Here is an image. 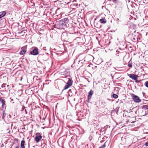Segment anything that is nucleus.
Listing matches in <instances>:
<instances>
[{
  "mask_svg": "<svg viewBox=\"0 0 148 148\" xmlns=\"http://www.w3.org/2000/svg\"><path fill=\"white\" fill-rule=\"evenodd\" d=\"M1 0H0V1H1Z\"/></svg>",
  "mask_w": 148,
  "mask_h": 148,
  "instance_id": "obj_49",
  "label": "nucleus"
},
{
  "mask_svg": "<svg viewBox=\"0 0 148 148\" xmlns=\"http://www.w3.org/2000/svg\"><path fill=\"white\" fill-rule=\"evenodd\" d=\"M86 60H83L82 61H79V62H80L82 63H83L85 61H86Z\"/></svg>",
  "mask_w": 148,
  "mask_h": 148,
  "instance_id": "obj_25",
  "label": "nucleus"
},
{
  "mask_svg": "<svg viewBox=\"0 0 148 148\" xmlns=\"http://www.w3.org/2000/svg\"><path fill=\"white\" fill-rule=\"evenodd\" d=\"M130 125H131V124L130 123Z\"/></svg>",
  "mask_w": 148,
  "mask_h": 148,
  "instance_id": "obj_47",
  "label": "nucleus"
},
{
  "mask_svg": "<svg viewBox=\"0 0 148 148\" xmlns=\"http://www.w3.org/2000/svg\"><path fill=\"white\" fill-rule=\"evenodd\" d=\"M109 1H112V0H108Z\"/></svg>",
  "mask_w": 148,
  "mask_h": 148,
  "instance_id": "obj_46",
  "label": "nucleus"
},
{
  "mask_svg": "<svg viewBox=\"0 0 148 148\" xmlns=\"http://www.w3.org/2000/svg\"><path fill=\"white\" fill-rule=\"evenodd\" d=\"M70 86L69 85H68V84H66L64 86V89L66 90L68 88H69Z\"/></svg>",
  "mask_w": 148,
  "mask_h": 148,
  "instance_id": "obj_22",
  "label": "nucleus"
},
{
  "mask_svg": "<svg viewBox=\"0 0 148 148\" xmlns=\"http://www.w3.org/2000/svg\"><path fill=\"white\" fill-rule=\"evenodd\" d=\"M133 17L131 15H130V20H131V19H133Z\"/></svg>",
  "mask_w": 148,
  "mask_h": 148,
  "instance_id": "obj_28",
  "label": "nucleus"
},
{
  "mask_svg": "<svg viewBox=\"0 0 148 148\" xmlns=\"http://www.w3.org/2000/svg\"><path fill=\"white\" fill-rule=\"evenodd\" d=\"M142 109L144 110H147L148 109V106L144 105L142 107Z\"/></svg>",
  "mask_w": 148,
  "mask_h": 148,
  "instance_id": "obj_20",
  "label": "nucleus"
},
{
  "mask_svg": "<svg viewBox=\"0 0 148 148\" xmlns=\"http://www.w3.org/2000/svg\"><path fill=\"white\" fill-rule=\"evenodd\" d=\"M68 79L69 80L66 84L69 85L70 86H71L72 84L73 81L71 78H68Z\"/></svg>",
  "mask_w": 148,
  "mask_h": 148,
  "instance_id": "obj_14",
  "label": "nucleus"
},
{
  "mask_svg": "<svg viewBox=\"0 0 148 148\" xmlns=\"http://www.w3.org/2000/svg\"><path fill=\"white\" fill-rule=\"evenodd\" d=\"M132 66V64L130 63V68Z\"/></svg>",
  "mask_w": 148,
  "mask_h": 148,
  "instance_id": "obj_36",
  "label": "nucleus"
},
{
  "mask_svg": "<svg viewBox=\"0 0 148 148\" xmlns=\"http://www.w3.org/2000/svg\"><path fill=\"white\" fill-rule=\"evenodd\" d=\"M54 26L55 28L60 29H64L67 27V25L61 20L57 22Z\"/></svg>",
  "mask_w": 148,
  "mask_h": 148,
  "instance_id": "obj_2",
  "label": "nucleus"
},
{
  "mask_svg": "<svg viewBox=\"0 0 148 148\" xmlns=\"http://www.w3.org/2000/svg\"><path fill=\"white\" fill-rule=\"evenodd\" d=\"M8 116L10 117L11 116L10 115H9Z\"/></svg>",
  "mask_w": 148,
  "mask_h": 148,
  "instance_id": "obj_41",
  "label": "nucleus"
},
{
  "mask_svg": "<svg viewBox=\"0 0 148 148\" xmlns=\"http://www.w3.org/2000/svg\"><path fill=\"white\" fill-rule=\"evenodd\" d=\"M106 145L105 144L100 147L99 148H104L106 147Z\"/></svg>",
  "mask_w": 148,
  "mask_h": 148,
  "instance_id": "obj_23",
  "label": "nucleus"
},
{
  "mask_svg": "<svg viewBox=\"0 0 148 148\" xmlns=\"http://www.w3.org/2000/svg\"><path fill=\"white\" fill-rule=\"evenodd\" d=\"M136 83H139L140 82V81H137V80H135Z\"/></svg>",
  "mask_w": 148,
  "mask_h": 148,
  "instance_id": "obj_32",
  "label": "nucleus"
},
{
  "mask_svg": "<svg viewBox=\"0 0 148 148\" xmlns=\"http://www.w3.org/2000/svg\"><path fill=\"white\" fill-rule=\"evenodd\" d=\"M127 75L130 77V74H127Z\"/></svg>",
  "mask_w": 148,
  "mask_h": 148,
  "instance_id": "obj_40",
  "label": "nucleus"
},
{
  "mask_svg": "<svg viewBox=\"0 0 148 148\" xmlns=\"http://www.w3.org/2000/svg\"><path fill=\"white\" fill-rule=\"evenodd\" d=\"M14 140L16 141H18V140L17 139H14Z\"/></svg>",
  "mask_w": 148,
  "mask_h": 148,
  "instance_id": "obj_34",
  "label": "nucleus"
},
{
  "mask_svg": "<svg viewBox=\"0 0 148 148\" xmlns=\"http://www.w3.org/2000/svg\"><path fill=\"white\" fill-rule=\"evenodd\" d=\"M112 97L113 98H114V99H116L118 97V95L114 93H113L112 94Z\"/></svg>",
  "mask_w": 148,
  "mask_h": 148,
  "instance_id": "obj_21",
  "label": "nucleus"
},
{
  "mask_svg": "<svg viewBox=\"0 0 148 148\" xmlns=\"http://www.w3.org/2000/svg\"><path fill=\"white\" fill-rule=\"evenodd\" d=\"M22 79H23V78H22V77H21V80H22Z\"/></svg>",
  "mask_w": 148,
  "mask_h": 148,
  "instance_id": "obj_39",
  "label": "nucleus"
},
{
  "mask_svg": "<svg viewBox=\"0 0 148 148\" xmlns=\"http://www.w3.org/2000/svg\"><path fill=\"white\" fill-rule=\"evenodd\" d=\"M134 20H136V18H134Z\"/></svg>",
  "mask_w": 148,
  "mask_h": 148,
  "instance_id": "obj_44",
  "label": "nucleus"
},
{
  "mask_svg": "<svg viewBox=\"0 0 148 148\" xmlns=\"http://www.w3.org/2000/svg\"><path fill=\"white\" fill-rule=\"evenodd\" d=\"M85 56L83 54L80 55L77 57V59H79L80 61H82L83 60H85Z\"/></svg>",
  "mask_w": 148,
  "mask_h": 148,
  "instance_id": "obj_10",
  "label": "nucleus"
},
{
  "mask_svg": "<svg viewBox=\"0 0 148 148\" xmlns=\"http://www.w3.org/2000/svg\"><path fill=\"white\" fill-rule=\"evenodd\" d=\"M142 93H143V97H145V93L144 92H142Z\"/></svg>",
  "mask_w": 148,
  "mask_h": 148,
  "instance_id": "obj_30",
  "label": "nucleus"
},
{
  "mask_svg": "<svg viewBox=\"0 0 148 148\" xmlns=\"http://www.w3.org/2000/svg\"><path fill=\"white\" fill-rule=\"evenodd\" d=\"M136 26L134 25L133 28H131V29L133 28L132 30L130 31V36L131 35V40L133 42H135L137 40V37L136 35Z\"/></svg>",
  "mask_w": 148,
  "mask_h": 148,
  "instance_id": "obj_1",
  "label": "nucleus"
},
{
  "mask_svg": "<svg viewBox=\"0 0 148 148\" xmlns=\"http://www.w3.org/2000/svg\"><path fill=\"white\" fill-rule=\"evenodd\" d=\"M112 1L114 3H116L117 1V0H112Z\"/></svg>",
  "mask_w": 148,
  "mask_h": 148,
  "instance_id": "obj_33",
  "label": "nucleus"
},
{
  "mask_svg": "<svg viewBox=\"0 0 148 148\" xmlns=\"http://www.w3.org/2000/svg\"><path fill=\"white\" fill-rule=\"evenodd\" d=\"M145 85L148 88V81L145 82Z\"/></svg>",
  "mask_w": 148,
  "mask_h": 148,
  "instance_id": "obj_24",
  "label": "nucleus"
},
{
  "mask_svg": "<svg viewBox=\"0 0 148 148\" xmlns=\"http://www.w3.org/2000/svg\"><path fill=\"white\" fill-rule=\"evenodd\" d=\"M100 21L101 23H106V20L105 18L101 19L100 20Z\"/></svg>",
  "mask_w": 148,
  "mask_h": 148,
  "instance_id": "obj_17",
  "label": "nucleus"
},
{
  "mask_svg": "<svg viewBox=\"0 0 148 148\" xmlns=\"http://www.w3.org/2000/svg\"><path fill=\"white\" fill-rule=\"evenodd\" d=\"M128 2H130V0H128Z\"/></svg>",
  "mask_w": 148,
  "mask_h": 148,
  "instance_id": "obj_42",
  "label": "nucleus"
},
{
  "mask_svg": "<svg viewBox=\"0 0 148 148\" xmlns=\"http://www.w3.org/2000/svg\"><path fill=\"white\" fill-rule=\"evenodd\" d=\"M42 136L39 133H37L36 134V136L35 138V140L37 142H38L41 139Z\"/></svg>",
  "mask_w": 148,
  "mask_h": 148,
  "instance_id": "obj_7",
  "label": "nucleus"
},
{
  "mask_svg": "<svg viewBox=\"0 0 148 148\" xmlns=\"http://www.w3.org/2000/svg\"><path fill=\"white\" fill-rule=\"evenodd\" d=\"M6 114L5 110H4L3 113H0V120L2 121L3 120L4 121H8V116L6 117Z\"/></svg>",
  "mask_w": 148,
  "mask_h": 148,
  "instance_id": "obj_4",
  "label": "nucleus"
},
{
  "mask_svg": "<svg viewBox=\"0 0 148 148\" xmlns=\"http://www.w3.org/2000/svg\"><path fill=\"white\" fill-rule=\"evenodd\" d=\"M26 51V49H23L20 53V54L21 55H23L24 54Z\"/></svg>",
  "mask_w": 148,
  "mask_h": 148,
  "instance_id": "obj_18",
  "label": "nucleus"
},
{
  "mask_svg": "<svg viewBox=\"0 0 148 148\" xmlns=\"http://www.w3.org/2000/svg\"><path fill=\"white\" fill-rule=\"evenodd\" d=\"M127 56H124L123 58V60H125V59L127 58Z\"/></svg>",
  "mask_w": 148,
  "mask_h": 148,
  "instance_id": "obj_26",
  "label": "nucleus"
},
{
  "mask_svg": "<svg viewBox=\"0 0 148 148\" xmlns=\"http://www.w3.org/2000/svg\"><path fill=\"white\" fill-rule=\"evenodd\" d=\"M30 53L32 55L36 56L39 54L38 50V48L36 47H33L32 50L30 51Z\"/></svg>",
  "mask_w": 148,
  "mask_h": 148,
  "instance_id": "obj_6",
  "label": "nucleus"
},
{
  "mask_svg": "<svg viewBox=\"0 0 148 148\" xmlns=\"http://www.w3.org/2000/svg\"><path fill=\"white\" fill-rule=\"evenodd\" d=\"M0 102L2 104L1 107L2 108H5L6 105L5 104V99L1 98H0Z\"/></svg>",
  "mask_w": 148,
  "mask_h": 148,
  "instance_id": "obj_8",
  "label": "nucleus"
},
{
  "mask_svg": "<svg viewBox=\"0 0 148 148\" xmlns=\"http://www.w3.org/2000/svg\"><path fill=\"white\" fill-rule=\"evenodd\" d=\"M127 62H128V64H127V66L130 67V61H127Z\"/></svg>",
  "mask_w": 148,
  "mask_h": 148,
  "instance_id": "obj_31",
  "label": "nucleus"
},
{
  "mask_svg": "<svg viewBox=\"0 0 148 148\" xmlns=\"http://www.w3.org/2000/svg\"><path fill=\"white\" fill-rule=\"evenodd\" d=\"M138 76L137 75L133 74H130V78L134 80H137Z\"/></svg>",
  "mask_w": 148,
  "mask_h": 148,
  "instance_id": "obj_11",
  "label": "nucleus"
},
{
  "mask_svg": "<svg viewBox=\"0 0 148 148\" xmlns=\"http://www.w3.org/2000/svg\"><path fill=\"white\" fill-rule=\"evenodd\" d=\"M145 145L146 146H148V141L145 144Z\"/></svg>",
  "mask_w": 148,
  "mask_h": 148,
  "instance_id": "obj_29",
  "label": "nucleus"
},
{
  "mask_svg": "<svg viewBox=\"0 0 148 148\" xmlns=\"http://www.w3.org/2000/svg\"><path fill=\"white\" fill-rule=\"evenodd\" d=\"M130 13H131L132 14H133L131 12Z\"/></svg>",
  "mask_w": 148,
  "mask_h": 148,
  "instance_id": "obj_45",
  "label": "nucleus"
},
{
  "mask_svg": "<svg viewBox=\"0 0 148 148\" xmlns=\"http://www.w3.org/2000/svg\"><path fill=\"white\" fill-rule=\"evenodd\" d=\"M92 126L94 127L95 129L96 130H97L98 129V127L99 123H97L96 121H95V122L94 123L92 124Z\"/></svg>",
  "mask_w": 148,
  "mask_h": 148,
  "instance_id": "obj_16",
  "label": "nucleus"
},
{
  "mask_svg": "<svg viewBox=\"0 0 148 148\" xmlns=\"http://www.w3.org/2000/svg\"><path fill=\"white\" fill-rule=\"evenodd\" d=\"M130 82H132V81H130Z\"/></svg>",
  "mask_w": 148,
  "mask_h": 148,
  "instance_id": "obj_43",
  "label": "nucleus"
},
{
  "mask_svg": "<svg viewBox=\"0 0 148 148\" xmlns=\"http://www.w3.org/2000/svg\"><path fill=\"white\" fill-rule=\"evenodd\" d=\"M93 93V91L92 90H90V91L88 93V102H89L90 101V98L92 97V95Z\"/></svg>",
  "mask_w": 148,
  "mask_h": 148,
  "instance_id": "obj_9",
  "label": "nucleus"
},
{
  "mask_svg": "<svg viewBox=\"0 0 148 148\" xmlns=\"http://www.w3.org/2000/svg\"><path fill=\"white\" fill-rule=\"evenodd\" d=\"M25 141L24 140L21 142L20 148H25Z\"/></svg>",
  "mask_w": 148,
  "mask_h": 148,
  "instance_id": "obj_15",
  "label": "nucleus"
},
{
  "mask_svg": "<svg viewBox=\"0 0 148 148\" xmlns=\"http://www.w3.org/2000/svg\"><path fill=\"white\" fill-rule=\"evenodd\" d=\"M131 95L133 101L135 103H139L141 102V100L138 96L135 95L133 93L131 94Z\"/></svg>",
  "mask_w": 148,
  "mask_h": 148,
  "instance_id": "obj_5",
  "label": "nucleus"
},
{
  "mask_svg": "<svg viewBox=\"0 0 148 148\" xmlns=\"http://www.w3.org/2000/svg\"><path fill=\"white\" fill-rule=\"evenodd\" d=\"M6 14L5 11L0 12V19L3 17Z\"/></svg>",
  "mask_w": 148,
  "mask_h": 148,
  "instance_id": "obj_13",
  "label": "nucleus"
},
{
  "mask_svg": "<svg viewBox=\"0 0 148 148\" xmlns=\"http://www.w3.org/2000/svg\"><path fill=\"white\" fill-rule=\"evenodd\" d=\"M66 36V38H65V39L66 38V37H67V33H63L62 34V36H61V37L62 38H64V36Z\"/></svg>",
  "mask_w": 148,
  "mask_h": 148,
  "instance_id": "obj_19",
  "label": "nucleus"
},
{
  "mask_svg": "<svg viewBox=\"0 0 148 148\" xmlns=\"http://www.w3.org/2000/svg\"><path fill=\"white\" fill-rule=\"evenodd\" d=\"M135 108H133L132 109V110H135L130 111V114H132L133 115L132 116L131 119H130V122H131V123H135L136 121Z\"/></svg>",
  "mask_w": 148,
  "mask_h": 148,
  "instance_id": "obj_3",
  "label": "nucleus"
},
{
  "mask_svg": "<svg viewBox=\"0 0 148 148\" xmlns=\"http://www.w3.org/2000/svg\"><path fill=\"white\" fill-rule=\"evenodd\" d=\"M68 26L69 27H71L72 26V25L71 24H69L68 25Z\"/></svg>",
  "mask_w": 148,
  "mask_h": 148,
  "instance_id": "obj_27",
  "label": "nucleus"
},
{
  "mask_svg": "<svg viewBox=\"0 0 148 148\" xmlns=\"http://www.w3.org/2000/svg\"><path fill=\"white\" fill-rule=\"evenodd\" d=\"M30 147V145H29V143L28 144V148H29Z\"/></svg>",
  "mask_w": 148,
  "mask_h": 148,
  "instance_id": "obj_35",
  "label": "nucleus"
},
{
  "mask_svg": "<svg viewBox=\"0 0 148 148\" xmlns=\"http://www.w3.org/2000/svg\"><path fill=\"white\" fill-rule=\"evenodd\" d=\"M132 48L131 47H130V48Z\"/></svg>",
  "mask_w": 148,
  "mask_h": 148,
  "instance_id": "obj_48",
  "label": "nucleus"
},
{
  "mask_svg": "<svg viewBox=\"0 0 148 148\" xmlns=\"http://www.w3.org/2000/svg\"><path fill=\"white\" fill-rule=\"evenodd\" d=\"M66 25L67 24H68L69 22V19L68 18H64L63 19H62L61 20Z\"/></svg>",
  "mask_w": 148,
  "mask_h": 148,
  "instance_id": "obj_12",
  "label": "nucleus"
},
{
  "mask_svg": "<svg viewBox=\"0 0 148 148\" xmlns=\"http://www.w3.org/2000/svg\"><path fill=\"white\" fill-rule=\"evenodd\" d=\"M25 112L26 114H27V112L26 110V109L25 110Z\"/></svg>",
  "mask_w": 148,
  "mask_h": 148,
  "instance_id": "obj_37",
  "label": "nucleus"
},
{
  "mask_svg": "<svg viewBox=\"0 0 148 148\" xmlns=\"http://www.w3.org/2000/svg\"><path fill=\"white\" fill-rule=\"evenodd\" d=\"M15 148H19V147L18 146Z\"/></svg>",
  "mask_w": 148,
  "mask_h": 148,
  "instance_id": "obj_38",
  "label": "nucleus"
}]
</instances>
